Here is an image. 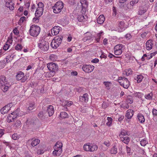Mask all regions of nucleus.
Masks as SVG:
<instances>
[{"label":"nucleus","mask_w":157,"mask_h":157,"mask_svg":"<svg viewBox=\"0 0 157 157\" xmlns=\"http://www.w3.org/2000/svg\"><path fill=\"white\" fill-rule=\"evenodd\" d=\"M0 84L1 89L4 92H6L10 86V83L7 81L6 77L4 75L0 76Z\"/></svg>","instance_id":"f257e3e1"},{"label":"nucleus","mask_w":157,"mask_h":157,"mask_svg":"<svg viewBox=\"0 0 157 157\" xmlns=\"http://www.w3.org/2000/svg\"><path fill=\"white\" fill-rule=\"evenodd\" d=\"M40 30V28L39 26L33 25L30 26L29 32L31 36L36 37L39 34Z\"/></svg>","instance_id":"f03ea898"},{"label":"nucleus","mask_w":157,"mask_h":157,"mask_svg":"<svg viewBox=\"0 0 157 157\" xmlns=\"http://www.w3.org/2000/svg\"><path fill=\"white\" fill-rule=\"evenodd\" d=\"M47 67L49 70L52 73V75L51 76H49V77H51L53 76L55 74V73L57 72L58 70V65L53 63H48L47 64Z\"/></svg>","instance_id":"7ed1b4c3"},{"label":"nucleus","mask_w":157,"mask_h":157,"mask_svg":"<svg viewBox=\"0 0 157 157\" xmlns=\"http://www.w3.org/2000/svg\"><path fill=\"white\" fill-rule=\"evenodd\" d=\"M62 36H56L52 40L51 46L53 48H57L61 44L62 40Z\"/></svg>","instance_id":"20e7f679"},{"label":"nucleus","mask_w":157,"mask_h":157,"mask_svg":"<svg viewBox=\"0 0 157 157\" xmlns=\"http://www.w3.org/2000/svg\"><path fill=\"white\" fill-rule=\"evenodd\" d=\"M63 6L64 5L63 2L59 1L56 3L54 6L52 7V8L54 13H58L61 12Z\"/></svg>","instance_id":"39448f33"},{"label":"nucleus","mask_w":157,"mask_h":157,"mask_svg":"<svg viewBox=\"0 0 157 157\" xmlns=\"http://www.w3.org/2000/svg\"><path fill=\"white\" fill-rule=\"evenodd\" d=\"M40 42L38 44V47L39 48L43 51H47L49 48V44L48 41L44 39H42Z\"/></svg>","instance_id":"423d86ee"},{"label":"nucleus","mask_w":157,"mask_h":157,"mask_svg":"<svg viewBox=\"0 0 157 157\" xmlns=\"http://www.w3.org/2000/svg\"><path fill=\"white\" fill-rule=\"evenodd\" d=\"M123 47V45L122 44H118L115 46L114 48L115 54L118 56L120 55L122 52Z\"/></svg>","instance_id":"0eeeda50"},{"label":"nucleus","mask_w":157,"mask_h":157,"mask_svg":"<svg viewBox=\"0 0 157 157\" xmlns=\"http://www.w3.org/2000/svg\"><path fill=\"white\" fill-rule=\"evenodd\" d=\"M82 69L85 72L90 73L93 71L94 67L90 65H85L83 66Z\"/></svg>","instance_id":"6e6552de"},{"label":"nucleus","mask_w":157,"mask_h":157,"mask_svg":"<svg viewBox=\"0 0 157 157\" xmlns=\"http://www.w3.org/2000/svg\"><path fill=\"white\" fill-rule=\"evenodd\" d=\"M119 82L121 86H123L124 88L125 89L128 88L130 85L128 79L124 77L123 78L122 82V81H119Z\"/></svg>","instance_id":"1a4fd4ad"},{"label":"nucleus","mask_w":157,"mask_h":157,"mask_svg":"<svg viewBox=\"0 0 157 157\" xmlns=\"http://www.w3.org/2000/svg\"><path fill=\"white\" fill-rule=\"evenodd\" d=\"M6 6L10 10H13L14 9V3L12 0H5Z\"/></svg>","instance_id":"9d476101"},{"label":"nucleus","mask_w":157,"mask_h":157,"mask_svg":"<svg viewBox=\"0 0 157 157\" xmlns=\"http://www.w3.org/2000/svg\"><path fill=\"white\" fill-rule=\"evenodd\" d=\"M118 22V31L120 32H122L125 29L124 22L123 21H121Z\"/></svg>","instance_id":"9b49d317"},{"label":"nucleus","mask_w":157,"mask_h":157,"mask_svg":"<svg viewBox=\"0 0 157 157\" xmlns=\"http://www.w3.org/2000/svg\"><path fill=\"white\" fill-rule=\"evenodd\" d=\"M61 28L59 26H57L54 27L52 30V34L53 35H56L59 33Z\"/></svg>","instance_id":"f8f14e48"},{"label":"nucleus","mask_w":157,"mask_h":157,"mask_svg":"<svg viewBox=\"0 0 157 157\" xmlns=\"http://www.w3.org/2000/svg\"><path fill=\"white\" fill-rule=\"evenodd\" d=\"M79 100L82 102H86L88 101V95L87 93L84 94L82 96H80L79 97Z\"/></svg>","instance_id":"ddd939ff"},{"label":"nucleus","mask_w":157,"mask_h":157,"mask_svg":"<svg viewBox=\"0 0 157 157\" xmlns=\"http://www.w3.org/2000/svg\"><path fill=\"white\" fill-rule=\"evenodd\" d=\"M80 2L81 4L82 10L83 12L86 11L88 6V3L87 1L86 0H80Z\"/></svg>","instance_id":"4468645a"},{"label":"nucleus","mask_w":157,"mask_h":157,"mask_svg":"<svg viewBox=\"0 0 157 157\" xmlns=\"http://www.w3.org/2000/svg\"><path fill=\"white\" fill-rule=\"evenodd\" d=\"M54 110L53 106L52 105H49L47 107V112L48 113L49 116H52L54 114Z\"/></svg>","instance_id":"2eb2a0df"},{"label":"nucleus","mask_w":157,"mask_h":157,"mask_svg":"<svg viewBox=\"0 0 157 157\" xmlns=\"http://www.w3.org/2000/svg\"><path fill=\"white\" fill-rule=\"evenodd\" d=\"M44 9L37 8L35 13V15L36 17H39L41 16L44 11Z\"/></svg>","instance_id":"dca6fc26"},{"label":"nucleus","mask_w":157,"mask_h":157,"mask_svg":"<svg viewBox=\"0 0 157 157\" xmlns=\"http://www.w3.org/2000/svg\"><path fill=\"white\" fill-rule=\"evenodd\" d=\"M134 111L132 109H128L127 111L125 117L128 119H130L132 118L133 115Z\"/></svg>","instance_id":"f3484780"},{"label":"nucleus","mask_w":157,"mask_h":157,"mask_svg":"<svg viewBox=\"0 0 157 157\" xmlns=\"http://www.w3.org/2000/svg\"><path fill=\"white\" fill-rule=\"evenodd\" d=\"M92 34L89 33H87L85 36L83 38V40L85 42L88 40H90L92 38Z\"/></svg>","instance_id":"a211bd4d"},{"label":"nucleus","mask_w":157,"mask_h":157,"mask_svg":"<svg viewBox=\"0 0 157 157\" xmlns=\"http://www.w3.org/2000/svg\"><path fill=\"white\" fill-rule=\"evenodd\" d=\"M105 17L103 15L99 16L97 19V22L99 24H102L103 23L105 20Z\"/></svg>","instance_id":"6ab92c4d"},{"label":"nucleus","mask_w":157,"mask_h":157,"mask_svg":"<svg viewBox=\"0 0 157 157\" xmlns=\"http://www.w3.org/2000/svg\"><path fill=\"white\" fill-rule=\"evenodd\" d=\"M153 44L152 40H148L146 43V48L147 50H150L152 48Z\"/></svg>","instance_id":"aec40b11"},{"label":"nucleus","mask_w":157,"mask_h":157,"mask_svg":"<svg viewBox=\"0 0 157 157\" xmlns=\"http://www.w3.org/2000/svg\"><path fill=\"white\" fill-rule=\"evenodd\" d=\"M8 106L6 105L1 109V112L2 114H4L5 113H6L10 109L9 107Z\"/></svg>","instance_id":"412c9836"},{"label":"nucleus","mask_w":157,"mask_h":157,"mask_svg":"<svg viewBox=\"0 0 157 157\" xmlns=\"http://www.w3.org/2000/svg\"><path fill=\"white\" fill-rule=\"evenodd\" d=\"M31 141V145L33 147H34L38 144L40 142V140L38 139H33L30 140Z\"/></svg>","instance_id":"4be33fe9"},{"label":"nucleus","mask_w":157,"mask_h":157,"mask_svg":"<svg viewBox=\"0 0 157 157\" xmlns=\"http://www.w3.org/2000/svg\"><path fill=\"white\" fill-rule=\"evenodd\" d=\"M137 117L138 121L141 123H142L145 121V119L143 115L140 113L138 114Z\"/></svg>","instance_id":"5701e85b"},{"label":"nucleus","mask_w":157,"mask_h":157,"mask_svg":"<svg viewBox=\"0 0 157 157\" xmlns=\"http://www.w3.org/2000/svg\"><path fill=\"white\" fill-rule=\"evenodd\" d=\"M24 74L21 71L18 72L16 76V79L18 80H20L21 79L24 77Z\"/></svg>","instance_id":"b1692460"},{"label":"nucleus","mask_w":157,"mask_h":157,"mask_svg":"<svg viewBox=\"0 0 157 157\" xmlns=\"http://www.w3.org/2000/svg\"><path fill=\"white\" fill-rule=\"evenodd\" d=\"M12 42V40L11 39H8L6 44L4 45L3 47V49L5 51L7 50L10 45L9 44H7V43L9 42L10 43H11Z\"/></svg>","instance_id":"393cba45"},{"label":"nucleus","mask_w":157,"mask_h":157,"mask_svg":"<svg viewBox=\"0 0 157 157\" xmlns=\"http://www.w3.org/2000/svg\"><path fill=\"white\" fill-rule=\"evenodd\" d=\"M36 122V121L33 119H28L26 122L27 124L28 125H33Z\"/></svg>","instance_id":"a878e982"},{"label":"nucleus","mask_w":157,"mask_h":157,"mask_svg":"<svg viewBox=\"0 0 157 157\" xmlns=\"http://www.w3.org/2000/svg\"><path fill=\"white\" fill-rule=\"evenodd\" d=\"M62 152V149L59 148L58 150L54 151L53 154L54 155L59 156Z\"/></svg>","instance_id":"bb28decb"},{"label":"nucleus","mask_w":157,"mask_h":157,"mask_svg":"<svg viewBox=\"0 0 157 157\" xmlns=\"http://www.w3.org/2000/svg\"><path fill=\"white\" fill-rule=\"evenodd\" d=\"M147 11L146 9L141 7L138 11V14L142 15L145 13Z\"/></svg>","instance_id":"cd10ccee"},{"label":"nucleus","mask_w":157,"mask_h":157,"mask_svg":"<svg viewBox=\"0 0 157 157\" xmlns=\"http://www.w3.org/2000/svg\"><path fill=\"white\" fill-rule=\"evenodd\" d=\"M143 78V76L141 75H137L136 78L135 79L136 80L138 83L140 82Z\"/></svg>","instance_id":"c85d7f7f"},{"label":"nucleus","mask_w":157,"mask_h":157,"mask_svg":"<svg viewBox=\"0 0 157 157\" xmlns=\"http://www.w3.org/2000/svg\"><path fill=\"white\" fill-rule=\"evenodd\" d=\"M103 33V32H101L97 34V35L95 38V40L97 41V42H99L101 36V35Z\"/></svg>","instance_id":"c756f323"},{"label":"nucleus","mask_w":157,"mask_h":157,"mask_svg":"<svg viewBox=\"0 0 157 157\" xmlns=\"http://www.w3.org/2000/svg\"><path fill=\"white\" fill-rule=\"evenodd\" d=\"M121 141L126 144H128L130 141V139L128 137L126 136L122 138Z\"/></svg>","instance_id":"7c9ffc66"},{"label":"nucleus","mask_w":157,"mask_h":157,"mask_svg":"<svg viewBox=\"0 0 157 157\" xmlns=\"http://www.w3.org/2000/svg\"><path fill=\"white\" fill-rule=\"evenodd\" d=\"M73 103V102L71 101H65L63 102L62 105L64 106H71Z\"/></svg>","instance_id":"2f4dec72"},{"label":"nucleus","mask_w":157,"mask_h":157,"mask_svg":"<svg viewBox=\"0 0 157 157\" xmlns=\"http://www.w3.org/2000/svg\"><path fill=\"white\" fill-rule=\"evenodd\" d=\"M126 101L128 103L131 104L133 102V99L131 96L128 95L127 96Z\"/></svg>","instance_id":"473e14b6"},{"label":"nucleus","mask_w":157,"mask_h":157,"mask_svg":"<svg viewBox=\"0 0 157 157\" xmlns=\"http://www.w3.org/2000/svg\"><path fill=\"white\" fill-rule=\"evenodd\" d=\"M46 116L45 112L44 111H40L38 114V117L42 118H44Z\"/></svg>","instance_id":"72a5a7b5"},{"label":"nucleus","mask_w":157,"mask_h":157,"mask_svg":"<svg viewBox=\"0 0 157 157\" xmlns=\"http://www.w3.org/2000/svg\"><path fill=\"white\" fill-rule=\"evenodd\" d=\"M35 103L33 102L32 103H30L29 107H28V109L30 110H32L33 109H35Z\"/></svg>","instance_id":"f704fd0d"},{"label":"nucleus","mask_w":157,"mask_h":157,"mask_svg":"<svg viewBox=\"0 0 157 157\" xmlns=\"http://www.w3.org/2000/svg\"><path fill=\"white\" fill-rule=\"evenodd\" d=\"M60 117L62 118H65L68 117V115L66 112H63L60 113Z\"/></svg>","instance_id":"c9c22d12"},{"label":"nucleus","mask_w":157,"mask_h":157,"mask_svg":"<svg viewBox=\"0 0 157 157\" xmlns=\"http://www.w3.org/2000/svg\"><path fill=\"white\" fill-rule=\"evenodd\" d=\"M132 9V6H131L129 3H128L127 4H124V10H129Z\"/></svg>","instance_id":"e433bc0d"},{"label":"nucleus","mask_w":157,"mask_h":157,"mask_svg":"<svg viewBox=\"0 0 157 157\" xmlns=\"http://www.w3.org/2000/svg\"><path fill=\"white\" fill-rule=\"evenodd\" d=\"M111 153L112 154H115L117 152V148L116 146H114L110 150Z\"/></svg>","instance_id":"4c0bfd02"},{"label":"nucleus","mask_w":157,"mask_h":157,"mask_svg":"<svg viewBox=\"0 0 157 157\" xmlns=\"http://www.w3.org/2000/svg\"><path fill=\"white\" fill-rule=\"evenodd\" d=\"M132 74V71L131 69L129 68L126 70L125 71L124 75L126 76H129Z\"/></svg>","instance_id":"58836bf2"},{"label":"nucleus","mask_w":157,"mask_h":157,"mask_svg":"<svg viewBox=\"0 0 157 157\" xmlns=\"http://www.w3.org/2000/svg\"><path fill=\"white\" fill-rule=\"evenodd\" d=\"M147 143V142L145 139L142 140L140 141V144L141 145L143 146H145Z\"/></svg>","instance_id":"ea45409f"},{"label":"nucleus","mask_w":157,"mask_h":157,"mask_svg":"<svg viewBox=\"0 0 157 157\" xmlns=\"http://www.w3.org/2000/svg\"><path fill=\"white\" fill-rule=\"evenodd\" d=\"M77 19L78 21L81 22L83 21L85 18L82 14H80L78 16Z\"/></svg>","instance_id":"a19ab883"},{"label":"nucleus","mask_w":157,"mask_h":157,"mask_svg":"<svg viewBox=\"0 0 157 157\" xmlns=\"http://www.w3.org/2000/svg\"><path fill=\"white\" fill-rule=\"evenodd\" d=\"M98 148V146L96 145H90V151H96Z\"/></svg>","instance_id":"79ce46f5"},{"label":"nucleus","mask_w":157,"mask_h":157,"mask_svg":"<svg viewBox=\"0 0 157 157\" xmlns=\"http://www.w3.org/2000/svg\"><path fill=\"white\" fill-rule=\"evenodd\" d=\"M84 149L86 151H90V145L85 144L83 146Z\"/></svg>","instance_id":"37998d69"},{"label":"nucleus","mask_w":157,"mask_h":157,"mask_svg":"<svg viewBox=\"0 0 157 157\" xmlns=\"http://www.w3.org/2000/svg\"><path fill=\"white\" fill-rule=\"evenodd\" d=\"M153 95V94L152 93H151L150 94H147V95H145V97L146 99H147L151 100L152 99Z\"/></svg>","instance_id":"c03bdc74"},{"label":"nucleus","mask_w":157,"mask_h":157,"mask_svg":"<svg viewBox=\"0 0 157 157\" xmlns=\"http://www.w3.org/2000/svg\"><path fill=\"white\" fill-rule=\"evenodd\" d=\"M26 17L25 16L21 17L19 21L18 22V24L21 25L22 23H23Z\"/></svg>","instance_id":"a18cd8bd"},{"label":"nucleus","mask_w":157,"mask_h":157,"mask_svg":"<svg viewBox=\"0 0 157 157\" xmlns=\"http://www.w3.org/2000/svg\"><path fill=\"white\" fill-rule=\"evenodd\" d=\"M103 84L105 86L107 89H109V86L111 84V83L110 82H103Z\"/></svg>","instance_id":"49530a36"},{"label":"nucleus","mask_w":157,"mask_h":157,"mask_svg":"<svg viewBox=\"0 0 157 157\" xmlns=\"http://www.w3.org/2000/svg\"><path fill=\"white\" fill-rule=\"evenodd\" d=\"M23 48L22 45L20 44H18L16 46H15V49L17 50H20L21 51L22 49Z\"/></svg>","instance_id":"de8ad7c7"},{"label":"nucleus","mask_w":157,"mask_h":157,"mask_svg":"<svg viewBox=\"0 0 157 157\" xmlns=\"http://www.w3.org/2000/svg\"><path fill=\"white\" fill-rule=\"evenodd\" d=\"M19 138V136L18 135L17 133H14L12 135V139L15 140H16Z\"/></svg>","instance_id":"09e8293b"},{"label":"nucleus","mask_w":157,"mask_h":157,"mask_svg":"<svg viewBox=\"0 0 157 157\" xmlns=\"http://www.w3.org/2000/svg\"><path fill=\"white\" fill-rule=\"evenodd\" d=\"M134 95L136 97L138 98H141L143 95V94L140 92L136 93Z\"/></svg>","instance_id":"8fccbe9b"},{"label":"nucleus","mask_w":157,"mask_h":157,"mask_svg":"<svg viewBox=\"0 0 157 157\" xmlns=\"http://www.w3.org/2000/svg\"><path fill=\"white\" fill-rule=\"evenodd\" d=\"M127 132L124 129L121 130L120 134L122 135L123 136H124L127 134Z\"/></svg>","instance_id":"3c124183"},{"label":"nucleus","mask_w":157,"mask_h":157,"mask_svg":"<svg viewBox=\"0 0 157 157\" xmlns=\"http://www.w3.org/2000/svg\"><path fill=\"white\" fill-rule=\"evenodd\" d=\"M62 144L61 142H57L54 146L62 148Z\"/></svg>","instance_id":"603ef678"},{"label":"nucleus","mask_w":157,"mask_h":157,"mask_svg":"<svg viewBox=\"0 0 157 157\" xmlns=\"http://www.w3.org/2000/svg\"><path fill=\"white\" fill-rule=\"evenodd\" d=\"M21 124V122L20 121H17L15 123L14 125L17 127H18L20 126Z\"/></svg>","instance_id":"864d4df0"},{"label":"nucleus","mask_w":157,"mask_h":157,"mask_svg":"<svg viewBox=\"0 0 157 157\" xmlns=\"http://www.w3.org/2000/svg\"><path fill=\"white\" fill-rule=\"evenodd\" d=\"M131 35L130 34L128 33L125 36V38L127 40H129L131 38Z\"/></svg>","instance_id":"5fc2aeb1"},{"label":"nucleus","mask_w":157,"mask_h":157,"mask_svg":"<svg viewBox=\"0 0 157 157\" xmlns=\"http://www.w3.org/2000/svg\"><path fill=\"white\" fill-rule=\"evenodd\" d=\"M5 130L0 129V138L4 134Z\"/></svg>","instance_id":"6e6d98bb"},{"label":"nucleus","mask_w":157,"mask_h":157,"mask_svg":"<svg viewBox=\"0 0 157 157\" xmlns=\"http://www.w3.org/2000/svg\"><path fill=\"white\" fill-rule=\"evenodd\" d=\"M38 8L43 9V8L44 7V4L42 2H39L38 4Z\"/></svg>","instance_id":"4d7b16f0"},{"label":"nucleus","mask_w":157,"mask_h":157,"mask_svg":"<svg viewBox=\"0 0 157 157\" xmlns=\"http://www.w3.org/2000/svg\"><path fill=\"white\" fill-rule=\"evenodd\" d=\"M152 113L153 115L157 116V110L153 109L152 110Z\"/></svg>","instance_id":"13d9d810"},{"label":"nucleus","mask_w":157,"mask_h":157,"mask_svg":"<svg viewBox=\"0 0 157 157\" xmlns=\"http://www.w3.org/2000/svg\"><path fill=\"white\" fill-rule=\"evenodd\" d=\"M7 121L8 122H10L13 121V120H12V119L10 115L9 116H8Z\"/></svg>","instance_id":"bf43d9fd"},{"label":"nucleus","mask_w":157,"mask_h":157,"mask_svg":"<svg viewBox=\"0 0 157 157\" xmlns=\"http://www.w3.org/2000/svg\"><path fill=\"white\" fill-rule=\"evenodd\" d=\"M130 148L129 147H128L127 146H126V151L127 154H129V155H130Z\"/></svg>","instance_id":"052dcab7"},{"label":"nucleus","mask_w":157,"mask_h":157,"mask_svg":"<svg viewBox=\"0 0 157 157\" xmlns=\"http://www.w3.org/2000/svg\"><path fill=\"white\" fill-rule=\"evenodd\" d=\"M99 59L97 58H95L91 60V62L93 63H97L99 62Z\"/></svg>","instance_id":"680f3d73"},{"label":"nucleus","mask_w":157,"mask_h":157,"mask_svg":"<svg viewBox=\"0 0 157 157\" xmlns=\"http://www.w3.org/2000/svg\"><path fill=\"white\" fill-rule=\"evenodd\" d=\"M13 33L16 35H17L19 32L17 28H15L13 30Z\"/></svg>","instance_id":"e2e57ef3"},{"label":"nucleus","mask_w":157,"mask_h":157,"mask_svg":"<svg viewBox=\"0 0 157 157\" xmlns=\"http://www.w3.org/2000/svg\"><path fill=\"white\" fill-rule=\"evenodd\" d=\"M104 144L107 147H109L110 145V144L108 141H105Z\"/></svg>","instance_id":"0e129e2a"},{"label":"nucleus","mask_w":157,"mask_h":157,"mask_svg":"<svg viewBox=\"0 0 157 157\" xmlns=\"http://www.w3.org/2000/svg\"><path fill=\"white\" fill-rule=\"evenodd\" d=\"M17 115H12L11 114L10 115V116L11 117L13 121L16 118H17V117L18 116Z\"/></svg>","instance_id":"69168bd1"},{"label":"nucleus","mask_w":157,"mask_h":157,"mask_svg":"<svg viewBox=\"0 0 157 157\" xmlns=\"http://www.w3.org/2000/svg\"><path fill=\"white\" fill-rule=\"evenodd\" d=\"M119 5V7L120 8L124 10V4H123V3H120Z\"/></svg>","instance_id":"338daca9"},{"label":"nucleus","mask_w":157,"mask_h":157,"mask_svg":"<svg viewBox=\"0 0 157 157\" xmlns=\"http://www.w3.org/2000/svg\"><path fill=\"white\" fill-rule=\"evenodd\" d=\"M107 105L105 102H103L102 104V108L104 109H105L107 107Z\"/></svg>","instance_id":"774afa93"}]
</instances>
